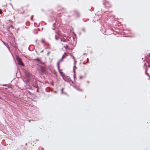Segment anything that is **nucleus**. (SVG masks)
I'll list each match as a JSON object with an SVG mask.
<instances>
[{
	"label": "nucleus",
	"mask_w": 150,
	"mask_h": 150,
	"mask_svg": "<svg viewBox=\"0 0 150 150\" xmlns=\"http://www.w3.org/2000/svg\"><path fill=\"white\" fill-rule=\"evenodd\" d=\"M64 80L65 81H69L70 80V78L68 76H65L64 75L62 76Z\"/></svg>",
	"instance_id": "nucleus-5"
},
{
	"label": "nucleus",
	"mask_w": 150,
	"mask_h": 150,
	"mask_svg": "<svg viewBox=\"0 0 150 150\" xmlns=\"http://www.w3.org/2000/svg\"><path fill=\"white\" fill-rule=\"evenodd\" d=\"M80 16V14L79 12L77 10H74L71 16L72 19H77L79 18Z\"/></svg>",
	"instance_id": "nucleus-1"
},
{
	"label": "nucleus",
	"mask_w": 150,
	"mask_h": 150,
	"mask_svg": "<svg viewBox=\"0 0 150 150\" xmlns=\"http://www.w3.org/2000/svg\"><path fill=\"white\" fill-rule=\"evenodd\" d=\"M71 57H74V56H73V55H71Z\"/></svg>",
	"instance_id": "nucleus-30"
},
{
	"label": "nucleus",
	"mask_w": 150,
	"mask_h": 150,
	"mask_svg": "<svg viewBox=\"0 0 150 150\" xmlns=\"http://www.w3.org/2000/svg\"><path fill=\"white\" fill-rule=\"evenodd\" d=\"M73 59L74 60V62H75V61H76L75 60V58L74 57H72Z\"/></svg>",
	"instance_id": "nucleus-22"
},
{
	"label": "nucleus",
	"mask_w": 150,
	"mask_h": 150,
	"mask_svg": "<svg viewBox=\"0 0 150 150\" xmlns=\"http://www.w3.org/2000/svg\"><path fill=\"white\" fill-rule=\"evenodd\" d=\"M67 56L66 53H65L63 55L62 59H63L64 58L66 57V56Z\"/></svg>",
	"instance_id": "nucleus-12"
},
{
	"label": "nucleus",
	"mask_w": 150,
	"mask_h": 150,
	"mask_svg": "<svg viewBox=\"0 0 150 150\" xmlns=\"http://www.w3.org/2000/svg\"><path fill=\"white\" fill-rule=\"evenodd\" d=\"M75 78H76L75 74V73H74V79H75Z\"/></svg>",
	"instance_id": "nucleus-21"
},
{
	"label": "nucleus",
	"mask_w": 150,
	"mask_h": 150,
	"mask_svg": "<svg viewBox=\"0 0 150 150\" xmlns=\"http://www.w3.org/2000/svg\"><path fill=\"white\" fill-rule=\"evenodd\" d=\"M55 39L57 41L59 40H60V38L59 37V36H57L56 35H55Z\"/></svg>",
	"instance_id": "nucleus-9"
},
{
	"label": "nucleus",
	"mask_w": 150,
	"mask_h": 150,
	"mask_svg": "<svg viewBox=\"0 0 150 150\" xmlns=\"http://www.w3.org/2000/svg\"><path fill=\"white\" fill-rule=\"evenodd\" d=\"M144 67H146V63H145L144 64Z\"/></svg>",
	"instance_id": "nucleus-23"
},
{
	"label": "nucleus",
	"mask_w": 150,
	"mask_h": 150,
	"mask_svg": "<svg viewBox=\"0 0 150 150\" xmlns=\"http://www.w3.org/2000/svg\"><path fill=\"white\" fill-rule=\"evenodd\" d=\"M41 42L42 43H44L45 42V41L43 40H42Z\"/></svg>",
	"instance_id": "nucleus-24"
},
{
	"label": "nucleus",
	"mask_w": 150,
	"mask_h": 150,
	"mask_svg": "<svg viewBox=\"0 0 150 150\" xmlns=\"http://www.w3.org/2000/svg\"><path fill=\"white\" fill-rule=\"evenodd\" d=\"M2 13V10L0 9V14L1 13Z\"/></svg>",
	"instance_id": "nucleus-25"
},
{
	"label": "nucleus",
	"mask_w": 150,
	"mask_h": 150,
	"mask_svg": "<svg viewBox=\"0 0 150 150\" xmlns=\"http://www.w3.org/2000/svg\"><path fill=\"white\" fill-rule=\"evenodd\" d=\"M23 73L24 74V77L25 78H29L32 76V74L29 72L26 71V70H24Z\"/></svg>",
	"instance_id": "nucleus-4"
},
{
	"label": "nucleus",
	"mask_w": 150,
	"mask_h": 150,
	"mask_svg": "<svg viewBox=\"0 0 150 150\" xmlns=\"http://www.w3.org/2000/svg\"><path fill=\"white\" fill-rule=\"evenodd\" d=\"M76 61H75V62H74V66L73 68V72L74 73H75V68L76 67Z\"/></svg>",
	"instance_id": "nucleus-7"
},
{
	"label": "nucleus",
	"mask_w": 150,
	"mask_h": 150,
	"mask_svg": "<svg viewBox=\"0 0 150 150\" xmlns=\"http://www.w3.org/2000/svg\"><path fill=\"white\" fill-rule=\"evenodd\" d=\"M144 69L145 70V74L147 75H148L150 77V76L149 75V74L147 72V67H144Z\"/></svg>",
	"instance_id": "nucleus-8"
},
{
	"label": "nucleus",
	"mask_w": 150,
	"mask_h": 150,
	"mask_svg": "<svg viewBox=\"0 0 150 150\" xmlns=\"http://www.w3.org/2000/svg\"><path fill=\"white\" fill-rule=\"evenodd\" d=\"M82 30L84 32H85V28H82Z\"/></svg>",
	"instance_id": "nucleus-19"
},
{
	"label": "nucleus",
	"mask_w": 150,
	"mask_h": 150,
	"mask_svg": "<svg viewBox=\"0 0 150 150\" xmlns=\"http://www.w3.org/2000/svg\"><path fill=\"white\" fill-rule=\"evenodd\" d=\"M51 84L52 86H54V84H53V83H51Z\"/></svg>",
	"instance_id": "nucleus-28"
},
{
	"label": "nucleus",
	"mask_w": 150,
	"mask_h": 150,
	"mask_svg": "<svg viewBox=\"0 0 150 150\" xmlns=\"http://www.w3.org/2000/svg\"><path fill=\"white\" fill-rule=\"evenodd\" d=\"M59 62H58L57 63V67L58 68H59Z\"/></svg>",
	"instance_id": "nucleus-17"
},
{
	"label": "nucleus",
	"mask_w": 150,
	"mask_h": 150,
	"mask_svg": "<svg viewBox=\"0 0 150 150\" xmlns=\"http://www.w3.org/2000/svg\"><path fill=\"white\" fill-rule=\"evenodd\" d=\"M16 59L17 60L19 65H21L23 67L25 66V65L24 64L19 56H16Z\"/></svg>",
	"instance_id": "nucleus-3"
},
{
	"label": "nucleus",
	"mask_w": 150,
	"mask_h": 150,
	"mask_svg": "<svg viewBox=\"0 0 150 150\" xmlns=\"http://www.w3.org/2000/svg\"><path fill=\"white\" fill-rule=\"evenodd\" d=\"M64 89V88H62L61 90V93L62 94H66V93H64L63 92V90Z\"/></svg>",
	"instance_id": "nucleus-13"
},
{
	"label": "nucleus",
	"mask_w": 150,
	"mask_h": 150,
	"mask_svg": "<svg viewBox=\"0 0 150 150\" xmlns=\"http://www.w3.org/2000/svg\"><path fill=\"white\" fill-rule=\"evenodd\" d=\"M2 42H3V43L5 45V46H6V45H8L7 44L5 43V42H4V41H1Z\"/></svg>",
	"instance_id": "nucleus-15"
},
{
	"label": "nucleus",
	"mask_w": 150,
	"mask_h": 150,
	"mask_svg": "<svg viewBox=\"0 0 150 150\" xmlns=\"http://www.w3.org/2000/svg\"><path fill=\"white\" fill-rule=\"evenodd\" d=\"M62 60H63V59H62L61 58V59L59 62H60L62 61Z\"/></svg>",
	"instance_id": "nucleus-26"
},
{
	"label": "nucleus",
	"mask_w": 150,
	"mask_h": 150,
	"mask_svg": "<svg viewBox=\"0 0 150 150\" xmlns=\"http://www.w3.org/2000/svg\"><path fill=\"white\" fill-rule=\"evenodd\" d=\"M38 29H35L33 30L34 33L35 34H36L38 33Z\"/></svg>",
	"instance_id": "nucleus-10"
},
{
	"label": "nucleus",
	"mask_w": 150,
	"mask_h": 150,
	"mask_svg": "<svg viewBox=\"0 0 150 150\" xmlns=\"http://www.w3.org/2000/svg\"><path fill=\"white\" fill-rule=\"evenodd\" d=\"M60 41H63L64 42H66V40L65 39L64 40H62L61 38H60Z\"/></svg>",
	"instance_id": "nucleus-14"
},
{
	"label": "nucleus",
	"mask_w": 150,
	"mask_h": 150,
	"mask_svg": "<svg viewBox=\"0 0 150 150\" xmlns=\"http://www.w3.org/2000/svg\"><path fill=\"white\" fill-rule=\"evenodd\" d=\"M7 30L9 32L10 31V28H11L12 29L13 28V26L11 25H10V26H7Z\"/></svg>",
	"instance_id": "nucleus-6"
},
{
	"label": "nucleus",
	"mask_w": 150,
	"mask_h": 150,
	"mask_svg": "<svg viewBox=\"0 0 150 150\" xmlns=\"http://www.w3.org/2000/svg\"><path fill=\"white\" fill-rule=\"evenodd\" d=\"M3 86H6V84H4L3 85Z\"/></svg>",
	"instance_id": "nucleus-31"
},
{
	"label": "nucleus",
	"mask_w": 150,
	"mask_h": 150,
	"mask_svg": "<svg viewBox=\"0 0 150 150\" xmlns=\"http://www.w3.org/2000/svg\"><path fill=\"white\" fill-rule=\"evenodd\" d=\"M38 67V71L40 74L44 73L46 70V68L43 66L39 65Z\"/></svg>",
	"instance_id": "nucleus-2"
},
{
	"label": "nucleus",
	"mask_w": 150,
	"mask_h": 150,
	"mask_svg": "<svg viewBox=\"0 0 150 150\" xmlns=\"http://www.w3.org/2000/svg\"><path fill=\"white\" fill-rule=\"evenodd\" d=\"M7 47L8 48V49H10V47H9L8 46V47Z\"/></svg>",
	"instance_id": "nucleus-29"
},
{
	"label": "nucleus",
	"mask_w": 150,
	"mask_h": 150,
	"mask_svg": "<svg viewBox=\"0 0 150 150\" xmlns=\"http://www.w3.org/2000/svg\"><path fill=\"white\" fill-rule=\"evenodd\" d=\"M29 122H30V120H29Z\"/></svg>",
	"instance_id": "nucleus-35"
},
{
	"label": "nucleus",
	"mask_w": 150,
	"mask_h": 150,
	"mask_svg": "<svg viewBox=\"0 0 150 150\" xmlns=\"http://www.w3.org/2000/svg\"><path fill=\"white\" fill-rule=\"evenodd\" d=\"M110 30L109 29H108V30H106L105 31V35H108L106 33V32L108 31V30Z\"/></svg>",
	"instance_id": "nucleus-20"
},
{
	"label": "nucleus",
	"mask_w": 150,
	"mask_h": 150,
	"mask_svg": "<svg viewBox=\"0 0 150 150\" xmlns=\"http://www.w3.org/2000/svg\"><path fill=\"white\" fill-rule=\"evenodd\" d=\"M58 70L59 71V73H61V76H62V75L61 74L62 72H61L60 71L59 68H58Z\"/></svg>",
	"instance_id": "nucleus-18"
},
{
	"label": "nucleus",
	"mask_w": 150,
	"mask_h": 150,
	"mask_svg": "<svg viewBox=\"0 0 150 150\" xmlns=\"http://www.w3.org/2000/svg\"><path fill=\"white\" fill-rule=\"evenodd\" d=\"M149 56L150 57V53H149Z\"/></svg>",
	"instance_id": "nucleus-32"
},
{
	"label": "nucleus",
	"mask_w": 150,
	"mask_h": 150,
	"mask_svg": "<svg viewBox=\"0 0 150 150\" xmlns=\"http://www.w3.org/2000/svg\"><path fill=\"white\" fill-rule=\"evenodd\" d=\"M79 78H80V79H81L82 78L83 76H80Z\"/></svg>",
	"instance_id": "nucleus-27"
},
{
	"label": "nucleus",
	"mask_w": 150,
	"mask_h": 150,
	"mask_svg": "<svg viewBox=\"0 0 150 150\" xmlns=\"http://www.w3.org/2000/svg\"><path fill=\"white\" fill-rule=\"evenodd\" d=\"M31 20L32 21L33 20V19L32 18H31Z\"/></svg>",
	"instance_id": "nucleus-33"
},
{
	"label": "nucleus",
	"mask_w": 150,
	"mask_h": 150,
	"mask_svg": "<svg viewBox=\"0 0 150 150\" xmlns=\"http://www.w3.org/2000/svg\"><path fill=\"white\" fill-rule=\"evenodd\" d=\"M34 60H35V61H38V62H40L41 63H42V62H41V61L40 60V59L39 58H37L34 59Z\"/></svg>",
	"instance_id": "nucleus-11"
},
{
	"label": "nucleus",
	"mask_w": 150,
	"mask_h": 150,
	"mask_svg": "<svg viewBox=\"0 0 150 150\" xmlns=\"http://www.w3.org/2000/svg\"><path fill=\"white\" fill-rule=\"evenodd\" d=\"M55 92V93H56V91H55V92Z\"/></svg>",
	"instance_id": "nucleus-36"
},
{
	"label": "nucleus",
	"mask_w": 150,
	"mask_h": 150,
	"mask_svg": "<svg viewBox=\"0 0 150 150\" xmlns=\"http://www.w3.org/2000/svg\"><path fill=\"white\" fill-rule=\"evenodd\" d=\"M37 92H38V90L37 91Z\"/></svg>",
	"instance_id": "nucleus-34"
},
{
	"label": "nucleus",
	"mask_w": 150,
	"mask_h": 150,
	"mask_svg": "<svg viewBox=\"0 0 150 150\" xmlns=\"http://www.w3.org/2000/svg\"><path fill=\"white\" fill-rule=\"evenodd\" d=\"M55 24V23H53V25H52V26H53V28H52V29L53 30H54L55 28H54V25Z\"/></svg>",
	"instance_id": "nucleus-16"
}]
</instances>
